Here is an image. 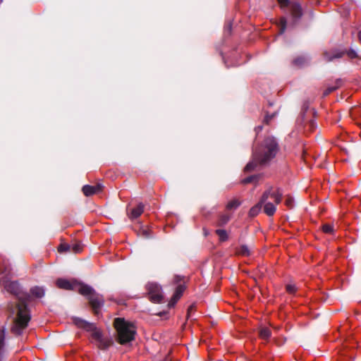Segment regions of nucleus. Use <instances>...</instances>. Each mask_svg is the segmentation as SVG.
<instances>
[{
	"instance_id": "f257e3e1",
	"label": "nucleus",
	"mask_w": 361,
	"mask_h": 361,
	"mask_svg": "<svg viewBox=\"0 0 361 361\" xmlns=\"http://www.w3.org/2000/svg\"><path fill=\"white\" fill-rule=\"evenodd\" d=\"M278 150V144L274 137L265 138L260 146L254 148L252 159L245 166V171H252L257 166L267 164L276 156Z\"/></svg>"
},
{
	"instance_id": "f03ea898",
	"label": "nucleus",
	"mask_w": 361,
	"mask_h": 361,
	"mask_svg": "<svg viewBox=\"0 0 361 361\" xmlns=\"http://www.w3.org/2000/svg\"><path fill=\"white\" fill-rule=\"evenodd\" d=\"M73 323L80 329L90 333L91 341L99 349H107L113 344L111 337L104 336L99 329L93 323H90L80 318H74Z\"/></svg>"
},
{
	"instance_id": "7ed1b4c3",
	"label": "nucleus",
	"mask_w": 361,
	"mask_h": 361,
	"mask_svg": "<svg viewBox=\"0 0 361 361\" xmlns=\"http://www.w3.org/2000/svg\"><path fill=\"white\" fill-rule=\"evenodd\" d=\"M114 326L116 331V340L120 344L124 345L134 340L136 329L133 323L118 317L114 319Z\"/></svg>"
},
{
	"instance_id": "20e7f679",
	"label": "nucleus",
	"mask_w": 361,
	"mask_h": 361,
	"mask_svg": "<svg viewBox=\"0 0 361 361\" xmlns=\"http://www.w3.org/2000/svg\"><path fill=\"white\" fill-rule=\"evenodd\" d=\"M18 312L16 318L14 320L11 331L16 335H21L23 330L27 326L30 320V315L26 304L20 302L17 305Z\"/></svg>"
},
{
	"instance_id": "39448f33",
	"label": "nucleus",
	"mask_w": 361,
	"mask_h": 361,
	"mask_svg": "<svg viewBox=\"0 0 361 361\" xmlns=\"http://www.w3.org/2000/svg\"><path fill=\"white\" fill-rule=\"evenodd\" d=\"M56 283L59 288L76 290L80 294H87L92 290L91 286L78 282L75 279L67 280L64 279H59Z\"/></svg>"
},
{
	"instance_id": "423d86ee",
	"label": "nucleus",
	"mask_w": 361,
	"mask_h": 361,
	"mask_svg": "<svg viewBox=\"0 0 361 361\" xmlns=\"http://www.w3.org/2000/svg\"><path fill=\"white\" fill-rule=\"evenodd\" d=\"M281 7L284 9L290 6V15L295 21L298 20L302 16L301 6L297 2H290V0H276Z\"/></svg>"
},
{
	"instance_id": "0eeeda50",
	"label": "nucleus",
	"mask_w": 361,
	"mask_h": 361,
	"mask_svg": "<svg viewBox=\"0 0 361 361\" xmlns=\"http://www.w3.org/2000/svg\"><path fill=\"white\" fill-rule=\"evenodd\" d=\"M146 290L149 300L155 303H160L163 299L161 286L154 282H149L146 285Z\"/></svg>"
},
{
	"instance_id": "6e6552de",
	"label": "nucleus",
	"mask_w": 361,
	"mask_h": 361,
	"mask_svg": "<svg viewBox=\"0 0 361 361\" xmlns=\"http://www.w3.org/2000/svg\"><path fill=\"white\" fill-rule=\"evenodd\" d=\"M90 293L82 295L87 297L94 314H97L104 304V298L102 295L97 293L92 287Z\"/></svg>"
},
{
	"instance_id": "1a4fd4ad",
	"label": "nucleus",
	"mask_w": 361,
	"mask_h": 361,
	"mask_svg": "<svg viewBox=\"0 0 361 361\" xmlns=\"http://www.w3.org/2000/svg\"><path fill=\"white\" fill-rule=\"evenodd\" d=\"M174 283H177V286L176 288L175 292L169 302V307H173L176 305L178 300L181 298L183 293L185 289V286L184 285L183 279H182L180 276H176L174 277Z\"/></svg>"
},
{
	"instance_id": "9d476101",
	"label": "nucleus",
	"mask_w": 361,
	"mask_h": 361,
	"mask_svg": "<svg viewBox=\"0 0 361 361\" xmlns=\"http://www.w3.org/2000/svg\"><path fill=\"white\" fill-rule=\"evenodd\" d=\"M282 198V192L279 188H270L263 193L262 196V202L271 201L276 204L281 202Z\"/></svg>"
},
{
	"instance_id": "9b49d317",
	"label": "nucleus",
	"mask_w": 361,
	"mask_h": 361,
	"mask_svg": "<svg viewBox=\"0 0 361 361\" xmlns=\"http://www.w3.org/2000/svg\"><path fill=\"white\" fill-rule=\"evenodd\" d=\"M103 185L97 183L94 185H86L82 187V192L85 196H90L94 194L99 193L102 191Z\"/></svg>"
},
{
	"instance_id": "f8f14e48",
	"label": "nucleus",
	"mask_w": 361,
	"mask_h": 361,
	"mask_svg": "<svg viewBox=\"0 0 361 361\" xmlns=\"http://www.w3.org/2000/svg\"><path fill=\"white\" fill-rule=\"evenodd\" d=\"M4 288L7 292L16 296H18L21 292L20 284L17 281H6Z\"/></svg>"
},
{
	"instance_id": "ddd939ff",
	"label": "nucleus",
	"mask_w": 361,
	"mask_h": 361,
	"mask_svg": "<svg viewBox=\"0 0 361 361\" xmlns=\"http://www.w3.org/2000/svg\"><path fill=\"white\" fill-rule=\"evenodd\" d=\"M144 212V204L142 203L138 204L135 207L133 208L128 212V216L130 219L138 218Z\"/></svg>"
},
{
	"instance_id": "4468645a",
	"label": "nucleus",
	"mask_w": 361,
	"mask_h": 361,
	"mask_svg": "<svg viewBox=\"0 0 361 361\" xmlns=\"http://www.w3.org/2000/svg\"><path fill=\"white\" fill-rule=\"evenodd\" d=\"M260 200L262 205L264 204V213L268 216H273L276 210V204L271 201L262 202V199Z\"/></svg>"
},
{
	"instance_id": "2eb2a0df",
	"label": "nucleus",
	"mask_w": 361,
	"mask_h": 361,
	"mask_svg": "<svg viewBox=\"0 0 361 361\" xmlns=\"http://www.w3.org/2000/svg\"><path fill=\"white\" fill-rule=\"evenodd\" d=\"M344 54L343 51L334 50L331 52H325L324 54V59L326 61H331L334 59L341 58Z\"/></svg>"
},
{
	"instance_id": "dca6fc26",
	"label": "nucleus",
	"mask_w": 361,
	"mask_h": 361,
	"mask_svg": "<svg viewBox=\"0 0 361 361\" xmlns=\"http://www.w3.org/2000/svg\"><path fill=\"white\" fill-rule=\"evenodd\" d=\"M251 251L247 245H242L235 248V254L238 256L247 257Z\"/></svg>"
},
{
	"instance_id": "f3484780",
	"label": "nucleus",
	"mask_w": 361,
	"mask_h": 361,
	"mask_svg": "<svg viewBox=\"0 0 361 361\" xmlns=\"http://www.w3.org/2000/svg\"><path fill=\"white\" fill-rule=\"evenodd\" d=\"M5 336H6V328L4 326H0V356L4 352L6 343H5Z\"/></svg>"
},
{
	"instance_id": "a211bd4d",
	"label": "nucleus",
	"mask_w": 361,
	"mask_h": 361,
	"mask_svg": "<svg viewBox=\"0 0 361 361\" xmlns=\"http://www.w3.org/2000/svg\"><path fill=\"white\" fill-rule=\"evenodd\" d=\"M308 59L306 56H301L295 58L293 63L295 66L298 67H302L305 66L308 62Z\"/></svg>"
},
{
	"instance_id": "6ab92c4d",
	"label": "nucleus",
	"mask_w": 361,
	"mask_h": 361,
	"mask_svg": "<svg viewBox=\"0 0 361 361\" xmlns=\"http://www.w3.org/2000/svg\"><path fill=\"white\" fill-rule=\"evenodd\" d=\"M231 219V215L228 214H222L219 216L217 225L219 226H224L226 225L229 220Z\"/></svg>"
},
{
	"instance_id": "aec40b11",
	"label": "nucleus",
	"mask_w": 361,
	"mask_h": 361,
	"mask_svg": "<svg viewBox=\"0 0 361 361\" xmlns=\"http://www.w3.org/2000/svg\"><path fill=\"white\" fill-rule=\"evenodd\" d=\"M341 81L340 80H337L336 82V85H331V86H329L328 87H326V89L323 92V95L324 96L329 95L330 93H331L332 92L337 90L341 86Z\"/></svg>"
},
{
	"instance_id": "412c9836",
	"label": "nucleus",
	"mask_w": 361,
	"mask_h": 361,
	"mask_svg": "<svg viewBox=\"0 0 361 361\" xmlns=\"http://www.w3.org/2000/svg\"><path fill=\"white\" fill-rule=\"evenodd\" d=\"M262 209L261 200L257 204L253 206L249 212V215L252 217L257 216Z\"/></svg>"
},
{
	"instance_id": "4be33fe9",
	"label": "nucleus",
	"mask_w": 361,
	"mask_h": 361,
	"mask_svg": "<svg viewBox=\"0 0 361 361\" xmlns=\"http://www.w3.org/2000/svg\"><path fill=\"white\" fill-rule=\"evenodd\" d=\"M216 233L218 235L220 241L224 242L228 239V234L226 230L217 229Z\"/></svg>"
},
{
	"instance_id": "5701e85b",
	"label": "nucleus",
	"mask_w": 361,
	"mask_h": 361,
	"mask_svg": "<svg viewBox=\"0 0 361 361\" xmlns=\"http://www.w3.org/2000/svg\"><path fill=\"white\" fill-rule=\"evenodd\" d=\"M30 292L33 295L37 298H42L44 295V290L41 287H34L30 290Z\"/></svg>"
},
{
	"instance_id": "b1692460",
	"label": "nucleus",
	"mask_w": 361,
	"mask_h": 361,
	"mask_svg": "<svg viewBox=\"0 0 361 361\" xmlns=\"http://www.w3.org/2000/svg\"><path fill=\"white\" fill-rule=\"evenodd\" d=\"M304 128L305 131L313 132L317 128V123L314 120H310L305 123Z\"/></svg>"
},
{
	"instance_id": "393cba45",
	"label": "nucleus",
	"mask_w": 361,
	"mask_h": 361,
	"mask_svg": "<svg viewBox=\"0 0 361 361\" xmlns=\"http://www.w3.org/2000/svg\"><path fill=\"white\" fill-rule=\"evenodd\" d=\"M259 336L263 339H268L271 336V331L268 328H262L259 331Z\"/></svg>"
},
{
	"instance_id": "a878e982",
	"label": "nucleus",
	"mask_w": 361,
	"mask_h": 361,
	"mask_svg": "<svg viewBox=\"0 0 361 361\" xmlns=\"http://www.w3.org/2000/svg\"><path fill=\"white\" fill-rule=\"evenodd\" d=\"M240 202L237 200H233L228 202L226 205V209L228 210L235 209L238 208L240 205Z\"/></svg>"
},
{
	"instance_id": "bb28decb",
	"label": "nucleus",
	"mask_w": 361,
	"mask_h": 361,
	"mask_svg": "<svg viewBox=\"0 0 361 361\" xmlns=\"http://www.w3.org/2000/svg\"><path fill=\"white\" fill-rule=\"evenodd\" d=\"M58 251L59 252H71V245H69L68 243H61L58 247Z\"/></svg>"
},
{
	"instance_id": "cd10ccee",
	"label": "nucleus",
	"mask_w": 361,
	"mask_h": 361,
	"mask_svg": "<svg viewBox=\"0 0 361 361\" xmlns=\"http://www.w3.org/2000/svg\"><path fill=\"white\" fill-rule=\"evenodd\" d=\"M285 204L288 209L293 208V207H294L293 198L290 195H287L286 197Z\"/></svg>"
},
{
	"instance_id": "c85d7f7f",
	"label": "nucleus",
	"mask_w": 361,
	"mask_h": 361,
	"mask_svg": "<svg viewBox=\"0 0 361 361\" xmlns=\"http://www.w3.org/2000/svg\"><path fill=\"white\" fill-rule=\"evenodd\" d=\"M334 231V226L331 224H324L322 226V231L325 233H333Z\"/></svg>"
},
{
	"instance_id": "c756f323",
	"label": "nucleus",
	"mask_w": 361,
	"mask_h": 361,
	"mask_svg": "<svg viewBox=\"0 0 361 361\" xmlns=\"http://www.w3.org/2000/svg\"><path fill=\"white\" fill-rule=\"evenodd\" d=\"M286 291L290 294H294L297 291V287L294 283H288L286 286Z\"/></svg>"
},
{
	"instance_id": "7c9ffc66",
	"label": "nucleus",
	"mask_w": 361,
	"mask_h": 361,
	"mask_svg": "<svg viewBox=\"0 0 361 361\" xmlns=\"http://www.w3.org/2000/svg\"><path fill=\"white\" fill-rule=\"evenodd\" d=\"M82 247L80 243H75L71 245V252L78 253L82 251Z\"/></svg>"
},
{
	"instance_id": "2f4dec72",
	"label": "nucleus",
	"mask_w": 361,
	"mask_h": 361,
	"mask_svg": "<svg viewBox=\"0 0 361 361\" xmlns=\"http://www.w3.org/2000/svg\"><path fill=\"white\" fill-rule=\"evenodd\" d=\"M286 18H281L280 20V34H283L286 28Z\"/></svg>"
},
{
	"instance_id": "473e14b6",
	"label": "nucleus",
	"mask_w": 361,
	"mask_h": 361,
	"mask_svg": "<svg viewBox=\"0 0 361 361\" xmlns=\"http://www.w3.org/2000/svg\"><path fill=\"white\" fill-rule=\"evenodd\" d=\"M257 178V176H249V177L243 179L242 180V183L244 184L250 183H252L254 180H255Z\"/></svg>"
},
{
	"instance_id": "72a5a7b5",
	"label": "nucleus",
	"mask_w": 361,
	"mask_h": 361,
	"mask_svg": "<svg viewBox=\"0 0 361 361\" xmlns=\"http://www.w3.org/2000/svg\"><path fill=\"white\" fill-rule=\"evenodd\" d=\"M195 310V305H191L189 306V307L188 308V311H187V317L188 319H189L190 317H192V313L194 312V311Z\"/></svg>"
},
{
	"instance_id": "f704fd0d",
	"label": "nucleus",
	"mask_w": 361,
	"mask_h": 361,
	"mask_svg": "<svg viewBox=\"0 0 361 361\" xmlns=\"http://www.w3.org/2000/svg\"><path fill=\"white\" fill-rule=\"evenodd\" d=\"M346 54H347L348 56L351 59H355L357 57V54L356 51L353 49L349 50L348 51H347Z\"/></svg>"
},
{
	"instance_id": "c9c22d12",
	"label": "nucleus",
	"mask_w": 361,
	"mask_h": 361,
	"mask_svg": "<svg viewBox=\"0 0 361 361\" xmlns=\"http://www.w3.org/2000/svg\"><path fill=\"white\" fill-rule=\"evenodd\" d=\"M142 235L145 238H149L151 236L149 231L147 229L142 231Z\"/></svg>"
},
{
	"instance_id": "e433bc0d",
	"label": "nucleus",
	"mask_w": 361,
	"mask_h": 361,
	"mask_svg": "<svg viewBox=\"0 0 361 361\" xmlns=\"http://www.w3.org/2000/svg\"><path fill=\"white\" fill-rule=\"evenodd\" d=\"M226 29H227V30H228V32H230V31H231V24H228V25L226 26Z\"/></svg>"
},
{
	"instance_id": "4c0bfd02",
	"label": "nucleus",
	"mask_w": 361,
	"mask_h": 361,
	"mask_svg": "<svg viewBox=\"0 0 361 361\" xmlns=\"http://www.w3.org/2000/svg\"><path fill=\"white\" fill-rule=\"evenodd\" d=\"M358 37H359L360 41H361V30L358 33Z\"/></svg>"
},
{
	"instance_id": "58836bf2",
	"label": "nucleus",
	"mask_w": 361,
	"mask_h": 361,
	"mask_svg": "<svg viewBox=\"0 0 361 361\" xmlns=\"http://www.w3.org/2000/svg\"><path fill=\"white\" fill-rule=\"evenodd\" d=\"M265 120H266V122H267V123L269 122L268 116H267V117L265 118Z\"/></svg>"
},
{
	"instance_id": "ea45409f",
	"label": "nucleus",
	"mask_w": 361,
	"mask_h": 361,
	"mask_svg": "<svg viewBox=\"0 0 361 361\" xmlns=\"http://www.w3.org/2000/svg\"><path fill=\"white\" fill-rule=\"evenodd\" d=\"M257 129H258L259 130H260L262 129V127L261 126H259L257 128Z\"/></svg>"
}]
</instances>
